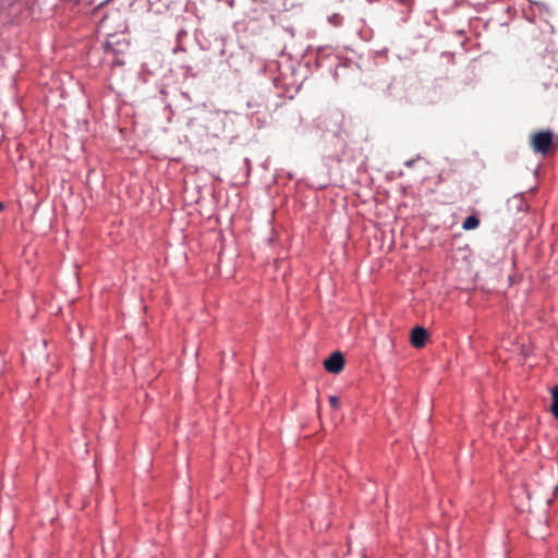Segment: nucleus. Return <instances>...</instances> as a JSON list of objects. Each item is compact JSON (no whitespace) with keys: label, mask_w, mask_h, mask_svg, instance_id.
<instances>
[{"label":"nucleus","mask_w":558,"mask_h":558,"mask_svg":"<svg viewBox=\"0 0 558 558\" xmlns=\"http://www.w3.org/2000/svg\"><path fill=\"white\" fill-rule=\"evenodd\" d=\"M530 145L536 154L548 156L557 146L554 133L549 130L536 131L530 136Z\"/></svg>","instance_id":"f257e3e1"},{"label":"nucleus","mask_w":558,"mask_h":558,"mask_svg":"<svg viewBox=\"0 0 558 558\" xmlns=\"http://www.w3.org/2000/svg\"><path fill=\"white\" fill-rule=\"evenodd\" d=\"M324 367L329 373H340L344 367V357L342 353L339 351L333 352L328 359L324 361Z\"/></svg>","instance_id":"f03ea898"},{"label":"nucleus","mask_w":558,"mask_h":558,"mask_svg":"<svg viewBox=\"0 0 558 558\" xmlns=\"http://www.w3.org/2000/svg\"><path fill=\"white\" fill-rule=\"evenodd\" d=\"M427 337V330L424 327L416 326L411 331V344L416 349H421L426 344Z\"/></svg>","instance_id":"7ed1b4c3"},{"label":"nucleus","mask_w":558,"mask_h":558,"mask_svg":"<svg viewBox=\"0 0 558 558\" xmlns=\"http://www.w3.org/2000/svg\"><path fill=\"white\" fill-rule=\"evenodd\" d=\"M480 226V219L476 216H469L462 223L464 230H473Z\"/></svg>","instance_id":"20e7f679"},{"label":"nucleus","mask_w":558,"mask_h":558,"mask_svg":"<svg viewBox=\"0 0 558 558\" xmlns=\"http://www.w3.org/2000/svg\"><path fill=\"white\" fill-rule=\"evenodd\" d=\"M551 405L550 410L556 420H558V386L551 390Z\"/></svg>","instance_id":"39448f33"},{"label":"nucleus","mask_w":558,"mask_h":558,"mask_svg":"<svg viewBox=\"0 0 558 558\" xmlns=\"http://www.w3.org/2000/svg\"><path fill=\"white\" fill-rule=\"evenodd\" d=\"M329 403H330L331 408L336 410L339 408L340 400L337 396H330Z\"/></svg>","instance_id":"423d86ee"},{"label":"nucleus","mask_w":558,"mask_h":558,"mask_svg":"<svg viewBox=\"0 0 558 558\" xmlns=\"http://www.w3.org/2000/svg\"><path fill=\"white\" fill-rule=\"evenodd\" d=\"M3 209V204L0 202V211Z\"/></svg>","instance_id":"0eeeda50"},{"label":"nucleus","mask_w":558,"mask_h":558,"mask_svg":"<svg viewBox=\"0 0 558 558\" xmlns=\"http://www.w3.org/2000/svg\"><path fill=\"white\" fill-rule=\"evenodd\" d=\"M72 2H74V0H71ZM75 2H80V0H75Z\"/></svg>","instance_id":"6e6552de"}]
</instances>
